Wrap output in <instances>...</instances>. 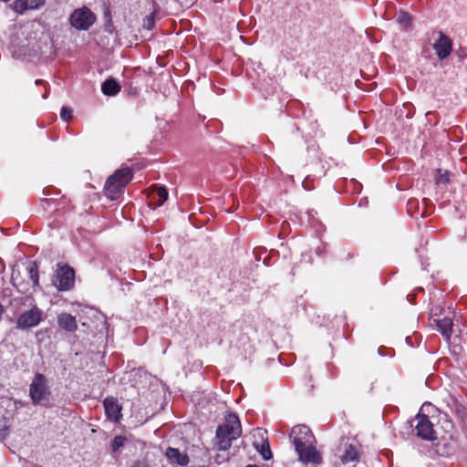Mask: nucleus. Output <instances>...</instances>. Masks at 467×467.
<instances>
[{
    "label": "nucleus",
    "instance_id": "f257e3e1",
    "mask_svg": "<svg viewBox=\"0 0 467 467\" xmlns=\"http://www.w3.org/2000/svg\"><path fill=\"white\" fill-rule=\"evenodd\" d=\"M289 438L295 445L299 461L314 464H319L322 462V457L314 445V435L307 426H295L291 430Z\"/></svg>",
    "mask_w": 467,
    "mask_h": 467
},
{
    "label": "nucleus",
    "instance_id": "f03ea898",
    "mask_svg": "<svg viewBox=\"0 0 467 467\" xmlns=\"http://www.w3.org/2000/svg\"><path fill=\"white\" fill-rule=\"evenodd\" d=\"M242 434L239 418L234 413H229L222 425L216 430L214 447L218 451H226L230 449L232 441Z\"/></svg>",
    "mask_w": 467,
    "mask_h": 467
},
{
    "label": "nucleus",
    "instance_id": "7ed1b4c3",
    "mask_svg": "<svg viewBox=\"0 0 467 467\" xmlns=\"http://www.w3.org/2000/svg\"><path fill=\"white\" fill-rule=\"evenodd\" d=\"M131 169L120 168L117 170L111 176L108 178L105 183L106 195L111 200H116L119 192L131 181Z\"/></svg>",
    "mask_w": 467,
    "mask_h": 467
},
{
    "label": "nucleus",
    "instance_id": "20e7f679",
    "mask_svg": "<svg viewBox=\"0 0 467 467\" xmlns=\"http://www.w3.org/2000/svg\"><path fill=\"white\" fill-rule=\"evenodd\" d=\"M29 395L35 405L43 404L48 400L50 391L47 386L46 378L42 374H36L30 384Z\"/></svg>",
    "mask_w": 467,
    "mask_h": 467
},
{
    "label": "nucleus",
    "instance_id": "39448f33",
    "mask_svg": "<svg viewBox=\"0 0 467 467\" xmlns=\"http://www.w3.org/2000/svg\"><path fill=\"white\" fill-rule=\"evenodd\" d=\"M96 21L94 13L86 6L76 9L70 16V24L78 30H88Z\"/></svg>",
    "mask_w": 467,
    "mask_h": 467
},
{
    "label": "nucleus",
    "instance_id": "423d86ee",
    "mask_svg": "<svg viewBox=\"0 0 467 467\" xmlns=\"http://www.w3.org/2000/svg\"><path fill=\"white\" fill-rule=\"evenodd\" d=\"M43 319L42 310L34 306L31 309L21 313L17 319L16 328L20 330L37 327Z\"/></svg>",
    "mask_w": 467,
    "mask_h": 467
},
{
    "label": "nucleus",
    "instance_id": "0eeeda50",
    "mask_svg": "<svg viewBox=\"0 0 467 467\" xmlns=\"http://www.w3.org/2000/svg\"><path fill=\"white\" fill-rule=\"evenodd\" d=\"M74 270L68 265H63L56 271L52 283L58 290H69L74 285Z\"/></svg>",
    "mask_w": 467,
    "mask_h": 467
},
{
    "label": "nucleus",
    "instance_id": "6e6552de",
    "mask_svg": "<svg viewBox=\"0 0 467 467\" xmlns=\"http://www.w3.org/2000/svg\"><path fill=\"white\" fill-rule=\"evenodd\" d=\"M340 449L342 450V453L340 455V460L342 463H349L358 462L360 456V444L355 441L347 439L343 441Z\"/></svg>",
    "mask_w": 467,
    "mask_h": 467
},
{
    "label": "nucleus",
    "instance_id": "1a4fd4ad",
    "mask_svg": "<svg viewBox=\"0 0 467 467\" xmlns=\"http://www.w3.org/2000/svg\"><path fill=\"white\" fill-rule=\"evenodd\" d=\"M415 420V430L419 437L427 441H433L436 439V432L433 430V424L431 422L428 416L419 413Z\"/></svg>",
    "mask_w": 467,
    "mask_h": 467
},
{
    "label": "nucleus",
    "instance_id": "9d476101",
    "mask_svg": "<svg viewBox=\"0 0 467 467\" xmlns=\"http://www.w3.org/2000/svg\"><path fill=\"white\" fill-rule=\"evenodd\" d=\"M433 49L440 59H444L452 50L451 39L441 32L439 33V39L433 44Z\"/></svg>",
    "mask_w": 467,
    "mask_h": 467
},
{
    "label": "nucleus",
    "instance_id": "9b49d317",
    "mask_svg": "<svg viewBox=\"0 0 467 467\" xmlns=\"http://www.w3.org/2000/svg\"><path fill=\"white\" fill-rule=\"evenodd\" d=\"M107 417L112 421H119L121 413V407L113 397H108L103 402Z\"/></svg>",
    "mask_w": 467,
    "mask_h": 467
},
{
    "label": "nucleus",
    "instance_id": "f8f14e48",
    "mask_svg": "<svg viewBox=\"0 0 467 467\" xmlns=\"http://www.w3.org/2000/svg\"><path fill=\"white\" fill-rule=\"evenodd\" d=\"M165 456L171 464L186 466L190 462L187 453L181 452L177 448L168 447L165 451Z\"/></svg>",
    "mask_w": 467,
    "mask_h": 467
},
{
    "label": "nucleus",
    "instance_id": "ddd939ff",
    "mask_svg": "<svg viewBox=\"0 0 467 467\" xmlns=\"http://www.w3.org/2000/svg\"><path fill=\"white\" fill-rule=\"evenodd\" d=\"M44 4L45 0H16L12 7L16 13L23 14L26 10L37 9Z\"/></svg>",
    "mask_w": 467,
    "mask_h": 467
},
{
    "label": "nucleus",
    "instance_id": "4468645a",
    "mask_svg": "<svg viewBox=\"0 0 467 467\" xmlns=\"http://www.w3.org/2000/svg\"><path fill=\"white\" fill-rule=\"evenodd\" d=\"M57 324L60 328L67 332H74L78 328L76 317L67 313H61L58 315Z\"/></svg>",
    "mask_w": 467,
    "mask_h": 467
},
{
    "label": "nucleus",
    "instance_id": "2eb2a0df",
    "mask_svg": "<svg viewBox=\"0 0 467 467\" xmlns=\"http://www.w3.org/2000/svg\"><path fill=\"white\" fill-rule=\"evenodd\" d=\"M436 326L438 330L446 337V339L451 337L452 330V321L451 318L444 317L442 319L436 320Z\"/></svg>",
    "mask_w": 467,
    "mask_h": 467
},
{
    "label": "nucleus",
    "instance_id": "dca6fc26",
    "mask_svg": "<svg viewBox=\"0 0 467 467\" xmlns=\"http://www.w3.org/2000/svg\"><path fill=\"white\" fill-rule=\"evenodd\" d=\"M103 94L107 96H115L120 90V86L113 78H108L101 86Z\"/></svg>",
    "mask_w": 467,
    "mask_h": 467
},
{
    "label": "nucleus",
    "instance_id": "f3484780",
    "mask_svg": "<svg viewBox=\"0 0 467 467\" xmlns=\"http://www.w3.org/2000/svg\"><path fill=\"white\" fill-rule=\"evenodd\" d=\"M29 278L31 279L33 285H38V274L37 265L35 262L31 263L27 267Z\"/></svg>",
    "mask_w": 467,
    "mask_h": 467
},
{
    "label": "nucleus",
    "instance_id": "a211bd4d",
    "mask_svg": "<svg viewBox=\"0 0 467 467\" xmlns=\"http://www.w3.org/2000/svg\"><path fill=\"white\" fill-rule=\"evenodd\" d=\"M156 194H157V197H158L157 200H156V204L158 206H161L167 200V198H168V192H167L165 187L161 186V187H158L156 189Z\"/></svg>",
    "mask_w": 467,
    "mask_h": 467
},
{
    "label": "nucleus",
    "instance_id": "6ab92c4d",
    "mask_svg": "<svg viewBox=\"0 0 467 467\" xmlns=\"http://www.w3.org/2000/svg\"><path fill=\"white\" fill-rule=\"evenodd\" d=\"M437 184H446L450 182V174L447 171L437 170V175L435 177Z\"/></svg>",
    "mask_w": 467,
    "mask_h": 467
},
{
    "label": "nucleus",
    "instance_id": "aec40b11",
    "mask_svg": "<svg viewBox=\"0 0 467 467\" xmlns=\"http://www.w3.org/2000/svg\"><path fill=\"white\" fill-rule=\"evenodd\" d=\"M397 21L401 26L406 28L410 25L411 17L408 13L400 12L397 16Z\"/></svg>",
    "mask_w": 467,
    "mask_h": 467
},
{
    "label": "nucleus",
    "instance_id": "412c9836",
    "mask_svg": "<svg viewBox=\"0 0 467 467\" xmlns=\"http://www.w3.org/2000/svg\"><path fill=\"white\" fill-rule=\"evenodd\" d=\"M155 24V15L154 13H150L149 16H146L143 19V28L147 30H151L154 27Z\"/></svg>",
    "mask_w": 467,
    "mask_h": 467
},
{
    "label": "nucleus",
    "instance_id": "4be33fe9",
    "mask_svg": "<svg viewBox=\"0 0 467 467\" xmlns=\"http://www.w3.org/2000/svg\"><path fill=\"white\" fill-rule=\"evenodd\" d=\"M125 441H126L125 437L116 436L111 442L112 451H117L120 447H122L124 445Z\"/></svg>",
    "mask_w": 467,
    "mask_h": 467
},
{
    "label": "nucleus",
    "instance_id": "5701e85b",
    "mask_svg": "<svg viewBox=\"0 0 467 467\" xmlns=\"http://www.w3.org/2000/svg\"><path fill=\"white\" fill-rule=\"evenodd\" d=\"M60 117L64 121H68L72 118V109L68 107L61 109Z\"/></svg>",
    "mask_w": 467,
    "mask_h": 467
},
{
    "label": "nucleus",
    "instance_id": "b1692460",
    "mask_svg": "<svg viewBox=\"0 0 467 467\" xmlns=\"http://www.w3.org/2000/svg\"><path fill=\"white\" fill-rule=\"evenodd\" d=\"M262 455H263V458L265 460H268L271 457L272 453H271L268 443L266 444V448H265V446H263Z\"/></svg>",
    "mask_w": 467,
    "mask_h": 467
},
{
    "label": "nucleus",
    "instance_id": "393cba45",
    "mask_svg": "<svg viewBox=\"0 0 467 467\" xmlns=\"http://www.w3.org/2000/svg\"><path fill=\"white\" fill-rule=\"evenodd\" d=\"M228 459H229L228 455L223 456V455H221V454H217V455L215 456V462H216L218 464H220V463H222V462H223L227 461Z\"/></svg>",
    "mask_w": 467,
    "mask_h": 467
},
{
    "label": "nucleus",
    "instance_id": "a878e982",
    "mask_svg": "<svg viewBox=\"0 0 467 467\" xmlns=\"http://www.w3.org/2000/svg\"><path fill=\"white\" fill-rule=\"evenodd\" d=\"M131 467H148V465L142 462H136Z\"/></svg>",
    "mask_w": 467,
    "mask_h": 467
},
{
    "label": "nucleus",
    "instance_id": "bb28decb",
    "mask_svg": "<svg viewBox=\"0 0 467 467\" xmlns=\"http://www.w3.org/2000/svg\"><path fill=\"white\" fill-rule=\"evenodd\" d=\"M44 83H45V81H44V80H42V79H37V80H36V85H40V84H44Z\"/></svg>",
    "mask_w": 467,
    "mask_h": 467
},
{
    "label": "nucleus",
    "instance_id": "cd10ccee",
    "mask_svg": "<svg viewBox=\"0 0 467 467\" xmlns=\"http://www.w3.org/2000/svg\"><path fill=\"white\" fill-rule=\"evenodd\" d=\"M47 90H46V92L43 95V99H47Z\"/></svg>",
    "mask_w": 467,
    "mask_h": 467
}]
</instances>
